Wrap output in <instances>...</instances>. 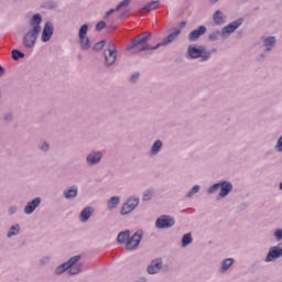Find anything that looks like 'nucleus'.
<instances>
[{"instance_id":"nucleus-1","label":"nucleus","mask_w":282,"mask_h":282,"mask_svg":"<svg viewBox=\"0 0 282 282\" xmlns=\"http://www.w3.org/2000/svg\"><path fill=\"white\" fill-rule=\"evenodd\" d=\"M41 23H43V17L40 13L33 14L29 20L30 30L22 37V45L26 50H32L36 45V41L41 34Z\"/></svg>"},{"instance_id":"nucleus-2","label":"nucleus","mask_w":282,"mask_h":282,"mask_svg":"<svg viewBox=\"0 0 282 282\" xmlns=\"http://www.w3.org/2000/svg\"><path fill=\"white\" fill-rule=\"evenodd\" d=\"M151 36H153V33L151 32H143L137 37H134L130 44L127 46L128 52H131V54H140V52H149V51H155V46H151L149 44V41H151Z\"/></svg>"},{"instance_id":"nucleus-3","label":"nucleus","mask_w":282,"mask_h":282,"mask_svg":"<svg viewBox=\"0 0 282 282\" xmlns=\"http://www.w3.org/2000/svg\"><path fill=\"white\" fill-rule=\"evenodd\" d=\"M142 237H144V231L138 230L131 237L130 230H124L118 234L117 242L126 243V250H138L140 242L142 241Z\"/></svg>"},{"instance_id":"nucleus-4","label":"nucleus","mask_w":282,"mask_h":282,"mask_svg":"<svg viewBox=\"0 0 282 282\" xmlns=\"http://www.w3.org/2000/svg\"><path fill=\"white\" fill-rule=\"evenodd\" d=\"M79 261H80L79 254L72 257L66 262L59 264L54 270V274H56V276H61V274H63V272H67V270L72 276L76 274H80V272H83V263H78Z\"/></svg>"},{"instance_id":"nucleus-5","label":"nucleus","mask_w":282,"mask_h":282,"mask_svg":"<svg viewBox=\"0 0 282 282\" xmlns=\"http://www.w3.org/2000/svg\"><path fill=\"white\" fill-rule=\"evenodd\" d=\"M241 25H243V18H239L232 21L231 23L224 26L221 31H213L212 33H209L208 39L210 41H219V36H221L223 39H228V36H230V34H235V32H237V30H239Z\"/></svg>"},{"instance_id":"nucleus-6","label":"nucleus","mask_w":282,"mask_h":282,"mask_svg":"<svg viewBox=\"0 0 282 282\" xmlns=\"http://www.w3.org/2000/svg\"><path fill=\"white\" fill-rule=\"evenodd\" d=\"M187 55L192 59L200 58V63H206L207 61H210L213 52L208 51L206 46L189 45L187 47Z\"/></svg>"},{"instance_id":"nucleus-7","label":"nucleus","mask_w":282,"mask_h":282,"mask_svg":"<svg viewBox=\"0 0 282 282\" xmlns=\"http://www.w3.org/2000/svg\"><path fill=\"white\" fill-rule=\"evenodd\" d=\"M104 56V65L105 67H111L118 58V52L116 48V44L113 42L109 41L102 52Z\"/></svg>"},{"instance_id":"nucleus-8","label":"nucleus","mask_w":282,"mask_h":282,"mask_svg":"<svg viewBox=\"0 0 282 282\" xmlns=\"http://www.w3.org/2000/svg\"><path fill=\"white\" fill-rule=\"evenodd\" d=\"M175 226V218L169 215H162L155 220V228L159 230H169Z\"/></svg>"},{"instance_id":"nucleus-9","label":"nucleus","mask_w":282,"mask_h":282,"mask_svg":"<svg viewBox=\"0 0 282 282\" xmlns=\"http://www.w3.org/2000/svg\"><path fill=\"white\" fill-rule=\"evenodd\" d=\"M140 205V198L130 197L126 203L122 204L120 209V215H129V213H133L135 208Z\"/></svg>"},{"instance_id":"nucleus-10","label":"nucleus","mask_w":282,"mask_h":282,"mask_svg":"<svg viewBox=\"0 0 282 282\" xmlns=\"http://www.w3.org/2000/svg\"><path fill=\"white\" fill-rule=\"evenodd\" d=\"M281 257H282V242L269 248V251L264 258V261L265 263H270L272 261H276V259H281Z\"/></svg>"},{"instance_id":"nucleus-11","label":"nucleus","mask_w":282,"mask_h":282,"mask_svg":"<svg viewBox=\"0 0 282 282\" xmlns=\"http://www.w3.org/2000/svg\"><path fill=\"white\" fill-rule=\"evenodd\" d=\"M102 162V153L100 151L93 150L86 155V166H98Z\"/></svg>"},{"instance_id":"nucleus-12","label":"nucleus","mask_w":282,"mask_h":282,"mask_svg":"<svg viewBox=\"0 0 282 282\" xmlns=\"http://www.w3.org/2000/svg\"><path fill=\"white\" fill-rule=\"evenodd\" d=\"M52 36H54V23L46 21L41 35L42 43H48V41H52Z\"/></svg>"},{"instance_id":"nucleus-13","label":"nucleus","mask_w":282,"mask_h":282,"mask_svg":"<svg viewBox=\"0 0 282 282\" xmlns=\"http://www.w3.org/2000/svg\"><path fill=\"white\" fill-rule=\"evenodd\" d=\"M182 34L181 29H174L172 33H170L161 43H158L154 48L160 50V47H164L166 45H171L176 39Z\"/></svg>"},{"instance_id":"nucleus-14","label":"nucleus","mask_w":282,"mask_h":282,"mask_svg":"<svg viewBox=\"0 0 282 282\" xmlns=\"http://www.w3.org/2000/svg\"><path fill=\"white\" fill-rule=\"evenodd\" d=\"M261 47L263 52H271L276 47V37L275 36H262L261 37Z\"/></svg>"},{"instance_id":"nucleus-15","label":"nucleus","mask_w":282,"mask_h":282,"mask_svg":"<svg viewBox=\"0 0 282 282\" xmlns=\"http://www.w3.org/2000/svg\"><path fill=\"white\" fill-rule=\"evenodd\" d=\"M41 202H43V199L41 197H35V198L29 200L23 208L24 215H32V213H34V210H36V208H39V206H41Z\"/></svg>"},{"instance_id":"nucleus-16","label":"nucleus","mask_w":282,"mask_h":282,"mask_svg":"<svg viewBox=\"0 0 282 282\" xmlns=\"http://www.w3.org/2000/svg\"><path fill=\"white\" fill-rule=\"evenodd\" d=\"M164 263L162 262V259H155L150 262V264L147 268L148 274H158L162 270V267Z\"/></svg>"},{"instance_id":"nucleus-17","label":"nucleus","mask_w":282,"mask_h":282,"mask_svg":"<svg viewBox=\"0 0 282 282\" xmlns=\"http://www.w3.org/2000/svg\"><path fill=\"white\" fill-rule=\"evenodd\" d=\"M232 193V183L230 181H220V192L218 197L224 199V197H228Z\"/></svg>"},{"instance_id":"nucleus-18","label":"nucleus","mask_w":282,"mask_h":282,"mask_svg":"<svg viewBox=\"0 0 282 282\" xmlns=\"http://www.w3.org/2000/svg\"><path fill=\"white\" fill-rule=\"evenodd\" d=\"M162 149H164V141L156 139L150 148V151H149L150 158H155V155H159Z\"/></svg>"},{"instance_id":"nucleus-19","label":"nucleus","mask_w":282,"mask_h":282,"mask_svg":"<svg viewBox=\"0 0 282 282\" xmlns=\"http://www.w3.org/2000/svg\"><path fill=\"white\" fill-rule=\"evenodd\" d=\"M206 30L207 29L204 25L198 26L197 29L189 32L188 40L189 41H197V39H199L200 36H204V34H206Z\"/></svg>"},{"instance_id":"nucleus-20","label":"nucleus","mask_w":282,"mask_h":282,"mask_svg":"<svg viewBox=\"0 0 282 282\" xmlns=\"http://www.w3.org/2000/svg\"><path fill=\"white\" fill-rule=\"evenodd\" d=\"M91 215H94V207L84 208L79 214V221L82 224H87V221H89L91 218Z\"/></svg>"},{"instance_id":"nucleus-21","label":"nucleus","mask_w":282,"mask_h":282,"mask_svg":"<svg viewBox=\"0 0 282 282\" xmlns=\"http://www.w3.org/2000/svg\"><path fill=\"white\" fill-rule=\"evenodd\" d=\"M227 17L221 10H216L213 14V21L215 25H225Z\"/></svg>"},{"instance_id":"nucleus-22","label":"nucleus","mask_w":282,"mask_h":282,"mask_svg":"<svg viewBox=\"0 0 282 282\" xmlns=\"http://www.w3.org/2000/svg\"><path fill=\"white\" fill-rule=\"evenodd\" d=\"M65 199H76L78 197V186L73 185L63 192Z\"/></svg>"},{"instance_id":"nucleus-23","label":"nucleus","mask_w":282,"mask_h":282,"mask_svg":"<svg viewBox=\"0 0 282 282\" xmlns=\"http://www.w3.org/2000/svg\"><path fill=\"white\" fill-rule=\"evenodd\" d=\"M234 263H235V260L232 258H227L223 260L221 265L219 268V272L221 273L227 272Z\"/></svg>"},{"instance_id":"nucleus-24","label":"nucleus","mask_w":282,"mask_h":282,"mask_svg":"<svg viewBox=\"0 0 282 282\" xmlns=\"http://www.w3.org/2000/svg\"><path fill=\"white\" fill-rule=\"evenodd\" d=\"M160 6V1H151L148 4H145L141 10V14H144V12H152V10H156V8Z\"/></svg>"},{"instance_id":"nucleus-25","label":"nucleus","mask_w":282,"mask_h":282,"mask_svg":"<svg viewBox=\"0 0 282 282\" xmlns=\"http://www.w3.org/2000/svg\"><path fill=\"white\" fill-rule=\"evenodd\" d=\"M79 47L80 50H84V52H87V50H91V42L89 40V36L79 37Z\"/></svg>"},{"instance_id":"nucleus-26","label":"nucleus","mask_w":282,"mask_h":282,"mask_svg":"<svg viewBox=\"0 0 282 282\" xmlns=\"http://www.w3.org/2000/svg\"><path fill=\"white\" fill-rule=\"evenodd\" d=\"M21 232V226L15 224L10 227L9 231L7 232V238L12 239V237H17Z\"/></svg>"},{"instance_id":"nucleus-27","label":"nucleus","mask_w":282,"mask_h":282,"mask_svg":"<svg viewBox=\"0 0 282 282\" xmlns=\"http://www.w3.org/2000/svg\"><path fill=\"white\" fill-rule=\"evenodd\" d=\"M118 204H120V197L119 196L110 197V199L107 200L108 210H113V208H118Z\"/></svg>"},{"instance_id":"nucleus-28","label":"nucleus","mask_w":282,"mask_h":282,"mask_svg":"<svg viewBox=\"0 0 282 282\" xmlns=\"http://www.w3.org/2000/svg\"><path fill=\"white\" fill-rule=\"evenodd\" d=\"M154 195H155V189H153V188L147 189L142 194V200L151 202V199H153Z\"/></svg>"},{"instance_id":"nucleus-29","label":"nucleus","mask_w":282,"mask_h":282,"mask_svg":"<svg viewBox=\"0 0 282 282\" xmlns=\"http://www.w3.org/2000/svg\"><path fill=\"white\" fill-rule=\"evenodd\" d=\"M191 243H193V236L191 235V232L185 234L182 237V248H186L187 246H191Z\"/></svg>"},{"instance_id":"nucleus-30","label":"nucleus","mask_w":282,"mask_h":282,"mask_svg":"<svg viewBox=\"0 0 282 282\" xmlns=\"http://www.w3.org/2000/svg\"><path fill=\"white\" fill-rule=\"evenodd\" d=\"M108 43L109 42H107V40H101L97 42L93 47L94 52H100V50H102L104 47H107Z\"/></svg>"},{"instance_id":"nucleus-31","label":"nucleus","mask_w":282,"mask_h":282,"mask_svg":"<svg viewBox=\"0 0 282 282\" xmlns=\"http://www.w3.org/2000/svg\"><path fill=\"white\" fill-rule=\"evenodd\" d=\"M87 32H89V25L83 24L79 28V31H78V39L86 37L87 36Z\"/></svg>"},{"instance_id":"nucleus-32","label":"nucleus","mask_w":282,"mask_h":282,"mask_svg":"<svg viewBox=\"0 0 282 282\" xmlns=\"http://www.w3.org/2000/svg\"><path fill=\"white\" fill-rule=\"evenodd\" d=\"M13 61H19L20 58H25V54L19 50H13L11 52Z\"/></svg>"},{"instance_id":"nucleus-33","label":"nucleus","mask_w":282,"mask_h":282,"mask_svg":"<svg viewBox=\"0 0 282 282\" xmlns=\"http://www.w3.org/2000/svg\"><path fill=\"white\" fill-rule=\"evenodd\" d=\"M131 1H133V0H123V1H121L116 7V10H118V12H120V10H126V8H129V6L131 4Z\"/></svg>"},{"instance_id":"nucleus-34","label":"nucleus","mask_w":282,"mask_h":282,"mask_svg":"<svg viewBox=\"0 0 282 282\" xmlns=\"http://www.w3.org/2000/svg\"><path fill=\"white\" fill-rule=\"evenodd\" d=\"M220 188V181L214 185H212L208 189H207V194L208 195H215V193H217Z\"/></svg>"},{"instance_id":"nucleus-35","label":"nucleus","mask_w":282,"mask_h":282,"mask_svg":"<svg viewBox=\"0 0 282 282\" xmlns=\"http://www.w3.org/2000/svg\"><path fill=\"white\" fill-rule=\"evenodd\" d=\"M199 193V185H194L191 191H188L185 195V197L191 198L193 195H197Z\"/></svg>"},{"instance_id":"nucleus-36","label":"nucleus","mask_w":282,"mask_h":282,"mask_svg":"<svg viewBox=\"0 0 282 282\" xmlns=\"http://www.w3.org/2000/svg\"><path fill=\"white\" fill-rule=\"evenodd\" d=\"M18 210H19V207L17 205H11L8 208V215L12 217V215H17Z\"/></svg>"},{"instance_id":"nucleus-37","label":"nucleus","mask_w":282,"mask_h":282,"mask_svg":"<svg viewBox=\"0 0 282 282\" xmlns=\"http://www.w3.org/2000/svg\"><path fill=\"white\" fill-rule=\"evenodd\" d=\"M105 28H107V23L105 21H99L96 24L95 30L96 32H100L101 30H105Z\"/></svg>"},{"instance_id":"nucleus-38","label":"nucleus","mask_w":282,"mask_h":282,"mask_svg":"<svg viewBox=\"0 0 282 282\" xmlns=\"http://www.w3.org/2000/svg\"><path fill=\"white\" fill-rule=\"evenodd\" d=\"M39 149H40V151H43L44 153H46V151H50V143L44 141L39 144Z\"/></svg>"},{"instance_id":"nucleus-39","label":"nucleus","mask_w":282,"mask_h":282,"mask_svg":"<svg viewBox=\"0 0 282 282\" xmlns=\"http://www.w3.org/2000/svg\"><path fill=\"white\" fill-rule=\"evenodd\" d=\"M52 261V257L44 256L40 259V265H47Z\"/></svg>"},{"instance_id":"nucleus-40","label":"nucleus","mask_w":282,"mask_h":282,"mask_svg":"<svg viewBox=\"0 0 282 282\" xmlns=\"http://www.w3.org/2000/svg\"><path fill=\"white\" fill-rule=\"evenodd\" d=\"M275 241H282V229H275L273 232Z\"/></svg>"},{"instance_id":"nucleus-41","label":"nucleus","mask_w":282,"mask_h":282,"mask_svg":"<svg viewBox=\"0 0 282 282\" xmlns=\"http://www.w3.org/2000/svg\"><path fill=\"white\" fill-rule=\"evenodd\" d=\"M45 8H47L48 10H54V9L58 8V4H56V2H54V1H51V2L45 3Z\"/></svg>"},{"instance_id":"nucleus-42","label":"nucleus","mask_w":282,"mask_h":282,"mask_svg":"<svg viewBox=\"0 0 282 282\" xmlns=\"http://www.w3.org/2000/svg\"><path fill=\"white\" fill-rule=\"evenodd\" d=\"M140 78V73H134L131 77H130V83H138V79Z\"/></svg>"},{"instance_id":"nucleus-43","label":"nucleus","mask_w":282,"mask_h":282,"mask_svg":"<svg viewBox=\"0 0 282 282\" xmlns=\"http://www.w3.org/2000/svg\"><path fill=\"white\" fill-rule=\"evenodd\" d=\"M268 53L269 52L263 51V53L258 55L257 61H263L264 58H268Z\"/></svg>"},{"instance_id":"nucleus-44","label":"nucleus","mask_w":282,"mask_h":282,"mask_svg":"<svg viewBox=\"0 0 282 282\" xmlns=\"http://www.w3.org/2000/svg\"><path fill=\"white\" fill-rule=\"evenodd\" d=\"M115 12H118V10L110 9L109 11L106 12L104 19H109V17H111V14H113Z\"/></svg>"},{"instance_id":"nucleus-45","label":"nucleus","mask_w":282,"mask_h":282,"mask_svg":"<svg viewBox=\"0 0 282 282\" xmlns=\"http://www.w3.org/2000/svg\"><path fill=\"white\" fill-rule=\"evenodd\" d=\"M6 75V68H3V66L0 65V78L3 77Z\"/></svg>"},{"instance_id":"nucleus-46","label":"nucleus","mask_w":282,"mask_h":282,"mask_svg":"<svg viewBox=\"0 0 282 282\" xmlns=\"http://www.w3.org/2000/svg\"><path fill=\"white\" fill-rule=\"evenodd\" d=\"M180 28H186V21L180 22Z\"/></svg>"},{"instance_id":"nucleus-47","label":"nucleus","mask_w":282,"mask_h":282,"mask_svg":"<svg viewBox=\"0 0 282 282\" xmlns=\"http://www.w3.org/2000/svg\"><path fill=\"white\" fill-rule=\"evenodd\" d=\"M219 0H209V3H218Z\"/></svg>"},{"instance_id":"nucleus-48","label":"nucleus","mask_w":282,"mask_h":282,"mask_svg":"<svg viewBox=\"0 0 282 282\" xmlns=\"http://www.w3.org/2000/svg\"><path fill=\"white\" fill-rule=\"evenodd\" d=\"M209 52H212V54H215V53L217 52V48H213V50L209 51Z\"/></svg>"},{"instance_id":"nucleus-49","label":"nucleus","mask_w":282,"mask_h":282,"mask_svg":"<svg viewBox=\"0 0 282 282\" xmlns=\"http://www.w3.org/2000/svg\"><path fill=\"white\" fill-rule=\"evenodd\" d=\"M279 189L282 191V182L279 185Z\"/></svg>"}]
</instances>
